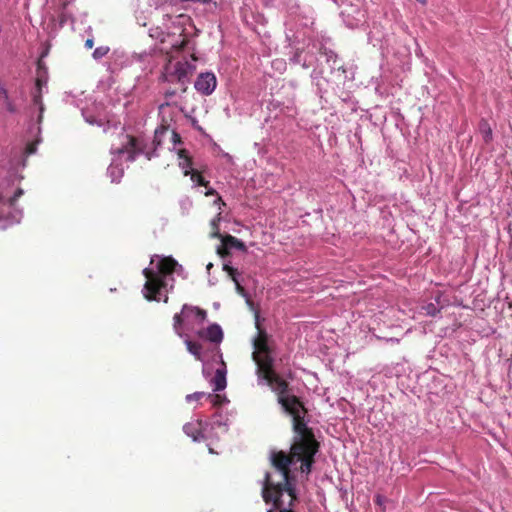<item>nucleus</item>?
<instances>
[{"mask_svg": "<svg viewBox=\"0 0 512 512\" xmlns=\"http://www.w3.org/2000/svg\"><path fill=\"white\" fill-rule=\"evenodd\" d=\"M211 385H213V391H221L226 388V369H217L214 377L210 381Z\"/></svg>", "mask_w": 512, "mask_h": 512, "instance_id": "nucleus-22", "label": "nucleus"}, {"mask_svg": "<svg viewBox=\"0 0 512 512\" xmlns=\"http://www.w3.org/2000/svg\"><path fill=\"white\" fill-rule=\"evenodd\" d=\"M194 42L182 37L181 40H177L172 44V48L177 51H186L190 49H194Z\"/></svg>", "mask_w": 512, "mask_h": 512, "instance_id": "nucleus-27", "label": "nucleus"}, {"mask_svg": "<svg viewBox=\"0 0 512 512\" xmlns=\"http://www.w3.org/2000/svg\"><path fill=\"white\" fill-rule=\"evenodd\" d=\"M442 295L439 293L435 296L434 302L426 303L422 306V310L427 316L436 317L441 314L443 306H440Z\"/></svg>", "mask_w": 512, "mask_h": 512, "instance_id": "nucleus-20", "label": "nucleus"}, {"mask_svg": "<svg viewBox=\"0 0 512 512\" xmlns=\"http://www.w3.org/2000/svg\"><path fill=\"white\" fill-rule=\"evenodd\" d=\"M336 5H340L341 3H343L345 0H332Z\"/></svg>", "mask_w": 512, "mask_h": 512, "instance_id": "nucleus-46", "label": "nucleus"}, {"mask_svg": "<svg viewBox=\"0 0 512 512\" xmlns=\"http://www.w3.org/2000/svg\"><path fill=\"white\" fill-rule=\"evenodd\" d=\"M176 95V90H173V89H167L165 90L164 92V96L165 98H172Z\"/></svg>", "mask_w": 512, "mask_h": 512, "instance_id": "nucleus-39", "label": "nucleus"}, {"mask_svg": "<svg viewBox=\"0 0 512 512\" xmlns=\"http://www.w3.org/2000/svg\"><path fill=\"white\" fill-rule=\"evenodd\" d=\"M168 106H170V103H169L168 101H166V102H164V103H161V104L159 105V107H158V108H159V111H162L165 107H168Z\"/></svg>", "mask_w": 512, "mask_h": 512, "instance_id": "nucleus-43", "label": "nucleus"}, {"mask_svg": "<svg viewBox=\"0 0 512 512\" xmlns=\"http://www.w3.org/2000/svg\"><path fill=\"white\" fill-rule=\"evenodd\" d=\"M180 204L183 209H189L192 206V202L188 197L182 199Z\"/></svg>", "mask_w": 512, "mask_h": 512, "instance_id": "nucleus-36", "label": "nucleus"}, {"mask_svg": "<svg viewBox=\"0 0 512 512\" xmlns=\"http://www.w3.org/2000/svg\"><path fill=\"white\" fill-rule=\"evenodd\" d=\"M221 220V213H218V215L212 219L211 225L214 229H218V223Z\"/></svg>", "mask_w": 512, "mask_h": 512, "instance_id": "nucleus-37", "label": "nucleus"}, {"mask_svg": "<svg viewBox=\"0 0 512 512\" xmlns=\"http://www.w3.org/2000/svg\"><path fill=\"white\" fill-rule=\"evenodd\" d=\"M109 52L110 48L108 46H99L93 51L92 57L95 61H99L108 56Z\"/></svg>", "mask_w": 512, "mask_h": 512, "instance_id": "nucleus-29", "label": "nucleus"}, {"mask_svg": "<svg viewBox=\"0 0 512 512\" xmlns=\"http://www.w3.org/2000/svg\"><path fill=\"white\" fill-rule=\"evenodd\" d=\"M4 101V105H5V108L6 110L10 113V114H15L17 112V108H16V105L11 101V99L8 97L4 98L3 99Z\"/></svg>", "mask_w": 512, "mask_h": 512, "instance_id": "nucleus-33", "label": "nucleus"}, {"mask_svg": "<svg viewBox=\"0 0 512 512\" xmlns=\"http://www.w3.org/2000/svg\"><path fill=\"white\" fill-rule=\"evenodd\" d=\"M167 132V126H160L156 128L154 132V138L151 143H148V141L142 137L135 138L129 135H125L126 144L132 150V152L129 153L127 161L133 162L140 154L145 155L148 160L157 157V149L162 146L163 137Z\"/></svg>", "mask_w": 512, "mask_h": 512, "instance_id": "nucleus-7", "label": "nucleus"}, {"mask_svg": "<svg viewBox=\"0 0 512 512\" xmlns=\"http://www.w3.org/2000/svg\"><path fill=\"white\" fill-rule=\"evenodd\" d=\"M69 3H64L59 11V25L63 27L68 21L74 22L73 14L68 7Z\"/></svg>", "mask_w": 512, "mask_h": 512, "instance_id": "nucleus-26", "label": "nucleus"}, {"mask_svg": "<svg viewBox=\"0 0 512 512\" xmlns=\"http://www.w3.org/2000/svg\"><path fill=\"white\" fill-rule=\"evenodd\" d=\"M205 195L206 196H212V195H218V194H217V191L214 188L209 187L207 189V191L205 192Z\"/></svg>", "mask_w": 512, "mask_h": 512, "instance_id": "nucleus-42", "label": "nucleus"}, {"mask_svg": "<svg viewBox=\"0 0 512 512\" xmlns=\"http://www.w3.org/2000/svg\"><path fill=\"white\" fill-rule=\"evenodd\" d=\"M313 49H317L319 54L325 58L334 84L337 86L345 85L347 80L353 79V72L345 67L343 60L339 58L333 49L327 47L325 44H320L319 47L313 45L312 50Z\"/></svg>", "mask_w": 512, "mask_h": 512, "instance_id": "nucleus-8", "label": "nucleus"}, {"mask_svg": "<svg viewBox=\"0 0 512 512\" xmlns=\"http://www.w3.org/2000/svg\"><path fill=\"white\" fill-rule=\"evenodd\" d=\"M206 399L213 405V406H221L223 404H226L229 402L226 396H222L219 394H213V393H206Z\"/></svg>", "mask_w": 512, "mask_h": 512, "instance_id": "nucleus-28", "label": "nucleus"}, {"mask_svg": "<svg viewBox=\"0 0 512 512\" xmlns=\"http://www.w3.org/2000/svg\"><path fill=\"white\" fill-rule=\"evenodd\" d=\"M213 236H220V235H219L218 231H215V232L213 233Z\"/></svg>", "mask_w": 512, "mask_h": 512, "instance_id": "nucleus-48", "label": "nucleus"}, {"mask_svg": "<svg viewBox=\"0 0 512 512\" xmlns=\"http://www.w3.org/2000/svg\"><path fill=\"white\" fill-rule=\"evenodd\" d=\"M289 60L291 63L299 64L305 69L314 67L310 75L312 86L315 88L316 95H318L320 99H323L324 95L328 91L330 83H334V81L333 77L328 79L324 76L323 69L315 67V63L318 61V59L315 57L314 51H304L300 48H296L295 52L289 58Z\"/></svg>", "mask_w": 512, "mask_h": 512, "instance_id": "nucleus-6", "label": "nucleus"}, {"mask_svg": "<svg viewBox=\"0 0 512 512\" xmlns=\"http://www.w3.org/2000/svg\"><path fill=\"white\" fill-rule=\"evenodd\" d=\"M216 428H223V433H227L229 427V418L227 414L217 411L213 414L210 421Z\"/></svg>", "mask_w": 512, "mask_h": 512, "instance_id": "nucleus-24", "label": "nucleus"}, {"mask_svg": "<svg viewBox=\"0 0 512 512\" xmlns=\"http://www.w3.org/2000/svg\"><path fill=\"white\" fill-rule=\"evenodd\" d=\"M132 150L125 143L121 147L111 148V153L114 155L112 161L107 168V175L110 177L112 183H119L124 175V168L121 162V156L126 154L127 157Z\"/></svg>", "mask_w": 512, "mask_h": 512, "instance_id": "nucleus-13", "label": "nucleus"}, {"mask_svg": "<svg viewBox=\"0 0 512 512\" xmlns=\"http://www.w3.org/2000/svg\"><path fill=\"white\" fill-rule=\"evenodd\" d=\"M198 335L215 344H220L224 337L223 330L217 323H212L205 330L198 331Z\"/></svg>", "mask_w": 512, "mask_h": 512, "instance_id": "nucleus-18", "label": "nucleus"}, {"mask_svg": "<svg viewBox=\"0 0 512 512\" xmlns=\"http://www.w3.org/2000/svg\"><path fill=\"white\" fill-rule=\"evenodd\" d=\"M64 101H65L66 103H69V104H75V105H76L75 100H74V97H73L70 93H66V94H65Z\"/></svg>", "mask_w": 512, "mask_h": 512, "instance_id": "nucleus-38", "label": "nucleus"}, {"mask_svg": "<svg viewBox=\"0 0 512 512\" xmlns=\"http://www.w3.org/2000/svg\"><path fill=\"white\" fill-rule=\"evenodd\" d=\"M93 45H94V40H93V38H88V39L85 41V44H84V46H85V48H86V49H91V48L93 47Z\"/></svg>", "mask_w": 512, "mask_h": 512, "instance_id": "nucleus-41", "label": "nucleus"}, {"mask_svg": "<svg viewBox=\"0 0 512 512\" xmlns=\"http://www.w3.org/2000/svg\"><path fill=\"white\" fill-rule=\"evenodd\" d=\"M212 267H213V264H212V263H208V264L206 265V270H207V272H208V273H210V270H211V268H212Z\"/></svg>", "mask_w": 512, "mask_h": 512, "instance_id": "nucleus-44", "label": "nucleus"}, {"mask_svg": "<svg viewBox=\"0 0 512 512\" xmlns=\"http://www.w3.org/2000/svg\"><path fill=\"white\" fill-rule=\"evenodd\" d=\"M223 270L225 272H227V274L231 277V279L233 280V282L235 283V286H236V291L238 294H240L242 297H244L246 299V303L252 308L254 309L253 307V302L251 301L250 299V295L249 293L245 290V288L241 285L240 283V274L239 272L237 271V269H235L234 267L231 266V263L230 262H225L223 264Z\"/></svg>", "mask_w": 512, "mask_h": 512, "instance_id": "nucleus-17", "label": "nucleus"}, {"mask_svg": "<svg viewBox=\"0 0 512 512\" xmlns=\"http://www.w3.org/2000/svg\"><path fill=\"white\" fill-rule=\"evenodd\" d=\"M221 242L222 245L217 247V254L222 258L226 257L228 254L226 250L229 249H236L242 252L247 251L245 243L232 235L221 236Z\"/></svg>", "mask_w": 512, "mask_h": 512, "instance_id": "nucleus-16", "label": "nucleus"}, {"mask_svg": "<svg viewBox=\"0 0 512 512\" xmlns=\"http://www.w3.org/2000/svg\"><path fill=\"white\" fill-rule=\"evenodd\" d=\"M216 427L208 420L197 419L194 422L186 423L183 426L184 433L191 437L194 442L210 441L208 443L209 452L215 453L211 447V443L219 440L218 434L215 432Z\"/></svg>", "mask_w": 512, "mask_h": 512, "instance_id": "nucleus-11", "label": "nucleus"}, {"mask_svg": "<svg viewBox=\"0 0 512 512\" xmlns=\"http://www.w3.org/2000/svg\"><path fill=\"white\" fill-rule=\"evenodd\" d=\"M149 35L150 37L154 38V39H160L161 42H164V31L160 28V27H156V28H151L149 30Z\"/></svg>", "mask_w": 512, "mask_h": 512, "instance_id": "nucleus-31", "label": "nucleus"}, {"mask_svg": "<svg viewBox=\"0 0 512 512\" xmlns=\"http://www.w3.org/2000/svg\"><path fill=\"white\" fill-rule=\"evenodd\" d=\"M207 318V312L197 306L184 304L181 312L173 317V330L180 337H184V331L191 322L202 325Z\"/></svg>", "mask_w": 512, "mask_h": 512, "instance_id": "nucleus-10", "label": "nucleus"}, {"mask_svg": "<svg viewBox=\"0 0 512 512\" xmlns=\"http://www.w3.org/2000/svg\"><path fill=\"white\" fill-rule=\"evenodd\" d=\"M387 499L385 496L381 495V494H376L374 496V502L376 505L382 507L383 509H385V503H386Z\"/></svg>", "mask_w": 512, "mask_h": 512, "instance_id": "nucleus-34", "label": "nucleus"}, {"mask_svg": "<svg viewBox=\"0 0 512 512\" xmlns=\"http://www.w3.org/2000/svg\"><path fill=\"white\" fill-rule=\"evenodd\" d=\"M204 397L206 398V392H194L186 395L185 400L187 403H191L192 401H198Z\"/></svg>", "mask_w": 512, "mask_h": 512, "instance_id": "nucleus-32", "label": "nucleus"}, {"mask_svg": "<svg viewBox=\"0 0 512 512\" xmlns=\"http://www.w3.org/2000/svg\"><path fill=\"white\" fill-rule=\"evenodd\" d=\"M193 126L198 129V130H201V127L197 125V121L196 120H193Z\"/></svg>", "mask_w": 512, "mask_h": 512, "instance_id": "nucleus-45", "label": "nucleus"}, {"mask_svg": "<svg viewBox=\"0 0 512 512\" xmlns=\"http://www.w3.org/2000/svg\"><path fill=\"white\" fill-rule=\"evenodd\" d=\"M36 81L35 88L32 91V101L33 104L38 106L39 115L37 119V124H31L28 128L29 137L26 140L24 155L27 157L29 155L35 154L37 151V145L41 142V121L43 118V113L45 110L42 94L47 91V83H48V68L42 60H38L37 62V70H36Z\"/></svg>", "mask_w": 512, "mask_h": 512, "instance_id": "nucleus-4", "label": "nucleus"}, {"mask_svg": "<svg viewBox=\"0 0 512 512\" xmlns=\"http://www.w3.org/2000/svg\"><path fill=\"white\" fill-rule=\"evenodd\" d=\"M184 343L190 354H192L197 360H203V347L200 343L192 341L188 335L184 332Z\"/></svg>", "mask_w": 512, "mask_h": 512, "instance_id": "nucleus-19", "label": "nucleus"}, {"mask_svg": "<svg viewBox=\"0 0 512 512\" xmlns=\"http://www.w3.org/2000/svg\"><path fill=\"white\" fill-rule=\"evenodd\" d=\"M81 114L84 120L99 127H104L106 132L110 127V120L105 105L102 102H93L91 106L81 109Z\"/></svg>", "mask_w": 512, "mask_h": 512, "instance_id": "nucleus-12", "label": "nucleus"}, {"mask_svg": "<svg viewBox=\"0 0 512 512\" xmlns=\"http://www.w3.org/2000/svg\"><path fill=\"white\" fill-rule=\"evenodd\" d=\"M262 484V498L272 507L266 512H295L293 507L297 501L296 482H293V491L287 489L285 483L276 482L274 475L266 472Z\"/></svg>", "mask_w": 512, "mask_h": 512, "instance_id": "nucleus-3", "label": "nucleus"}, {"mask_svg": "<svg viewBox=\"0 0 512 512\" xmlns=\"http://www.w3.org/2000/svg\"><path fill=\"white\" fill-rule=\"evenodd\" d=\"M171 140L173 142V150H175V147L178 144L182 143L180 134L177 131H175V130L172 131V138H171Z\"/></svg>", "mask_w": 512, "mask_h": 512, "instance_id": "nucleus-35", "label": "nucleus"}, {"mask_svg": "<svg viewBox=\"0 0 512 512\" xmlns=\"http://www.w3.org/2000/svg\"><path fill=\"white\" fill-rule=\"evenodd\" d=\"M177 155L181 160L179 162V167L183 170L184 175L187 176L193 173L192 160L188 155V151L186 149H179L177 150Z\"/></svg>", "mask_w": 512, "mask_h": 512, "instance_id": "nucleus-21", "label": "nucleus"}, {"mask_svg": "<svg viewBox=\"0 0 512 512\" xmlns=\"http://www.w3.org/2000/svg\"><path fill=\"white\" fill-rule=\"evenodd\" d=\"M132 65V58L130 54L123 49H114L108 56V60L105 62L107 72L110 74H117L122 69L130 67Z\"/></svg>", "mask_w": 512, "mask_h": 512, "instance_id": "nucleus-14", "label": "nucleus"}, {"mask_svg": "<svg viewBox=\"0 0 512 512\" xmlns=\"http://www.w3.org/2000/svg\"><path fill=\"white\" fill-rule=\"evenodd\" d=\"M191 181L194 183V186H205L208 187L209 181L205 180L201 175L196 172L190 174Z\"/></svg>", "mask_w": 512, "mask_h": 512, "instance_id": "nucleus-30", "label": "nucleus"}, {"mask_svg": "<svg viewBox=\"0 0 512 512\" xmlns=\"http://www.w3.org/2000/svg\"><path fill=\"white\" fill-rule=\"evenodd\" d=\"M24 194L22 188H17L12 197L7 194H0V229L20 223L23 211L15 206V202Z\"/></svg>", "mask_w": 512, "mask_h": 512, "instance_id": "nucleus-9", "label": "nucleus"}, {"mask_svg": "<svg viewBox=\"0 0 512 512\" xmlns=\"http://www.w3.org/2000/svg\"><path fill=\"white\" fill-rule=\"evenodd\" d=\"M195 61L196 58L194 56L191 59L183 58L177 61L169 59L162 68L159 81L178 85L181 91L185 92L196 70Z\"/></svg>", "mask_w": 512, "mask_h": 512, "instance_id": "nucleus-5", "label": "nucleus"}, {"mask_svg": "<svg viewBox=\"0 0 512 512\" xmlns=\"http://www.w3.org/2000/svg\"><path fill=\"white\" fill-rule=\"evenodd\" d=\"M216 87L217 78L211 71L201 72L194 82L195 90L203 96L211 95L215 91Z\"/></svg>", "mask_w": 512, "mask_h": 512, "instance_id": "nucleus-15", "label": "nucleus"}, {"mask_svg": "<svg viewBox=\"0 0 512 512\" xmlns=\"http://www.w3.org/2000/svg\"><path fill=\"white\" fill-rule=\"evenodd\" d=\"M214 205H217L219 208H221V205L225 206V203L222 200L221 196L217 195V198L214 200Z\"/></svg>", "mask_w": 512, "mask_h": 512, "instance_id": "nucleus-40", "label": "nucleus"}, {"mask_svg": "<svg viewBox=\"0 0 512 512\" xmlns=\"http://www.w3.org/2000/svg\"><path fill=\"white\" fill-rule=\"evenodd\" d=\"M510 244H512V236H511V243Z\"/></svg>", "mask_w": 512, "mask_h": 512, "instance_id": "nucleus-49", "label": "nucleus"}, {"mask_svg": "<svg viewBox=\"0 0 512 512\" xmlns=\"http://www.w3.org/2000/svg\"><path fill=\"white\" fill-rule=\"evenodd\" d=\"M418 2H420L421 4H425L426 3V0H417Z\"/></svg>", "mask_w": 512, "mask_h": 512, "instance_id": "nucleus-47", "label": "nucleus"}, {"mask_svg": "<svg viewBox=\"0 0 512 512\" xmlns=\"http://www.w3.org/2000/svg\"><path fill=\"white\" fill-rule=\"evenodd\" d=\"M155 259L158 262L154 267H146L143 269L142 274L147 278L143 288L142 294L148 301H161L168 302V292L173 289L175 279L173 273H177L183 278L186 277L185 270L173 257H160L153 255L151 257L150 265H154Z\"/></svg>", "mask_w": 512, "mask_h": 512, "instance_id": "nucleus-2", "label": "nucleus"}, {"mask_svg": "<svg viewBox=\"0 0 512 512\" xmlns=\"http://www.w3.org/2000/svg\"><path fill=\"white\" fill-rule=\"evenodd\" d=\"M256 336L252 339L254 351L252 359L256 363V375L259 385H268L277 394V401L282 410L291 416L293 422V444L290 453L284 451H271L270 461L275 468V475L279 477L276 482L285 483L287 489L293 491V482L296 478L291 474V468L301 463L302 473L309 475L315 462L314 457L319 451V443L311 429L307 426V409L300 399L289 389L287 381L274 372V352L270 336L262 327L259 310L254 309Z\"/></svg>", "mask_w": 512, "mask_h": 512, "instance_id": "nucleus-1", "label": "nucleus"}, {"mask_svg": "<svg viewBox=\"0 0 512 512\" xmlns=\"http://www.w3.org/2000/svg\"><path fill=\"white\" fill-rule=\"evenodd\" d=\"M478 131L485 144H490L493 140V131L487 119L481 118L478 124Z\"/></svg>", "mask_w": 512, "mask_h": 512, "instance_id": "nucleus-23", "label": "nucleus"}, {"mask_svg": "<svg viewBox=\"0 0 512 512\" xmlns=\"http://www.w3.org/2000/svg\"><path fill=\"white\" fill-rule=\"evenodd\" d=\"M155 53V48H150L148 50H143L142 52H133L130 54V57L132 58V65L135 62L139 63H148L149 60L153 57Z\"/></svg>", "mask_w": 512, "mask_h": 512, "instance_id": "nucleus-25", "label": "nucleus"}]
</instances>
